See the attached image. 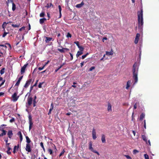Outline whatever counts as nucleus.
Masks as SVG:
<instances>
[{"instance_id":"774afa93","label":"nucleus","mask_w":159,"mask_h":159,"mask_svg":"<svg viewBox=\"0 0 159 159\" xmlns=\"http://www.w3.org/2000/svg\"><path fill=\"white\" fill-rule=\"evenodd\" d=\"M4 94V93L3 92H0V96L3 95Z\"/></svg>"},{"instance_id":"052dcab7","label":"nucleus","mask_w":159,"mask_h":159,"mask_svg":"<svg viewBox=\"0 0 159 159\" xmlns=\"http://www.w3.org/2000/svg\"><path fill=\"white\" fill-rule=\"evenodd\" d=\"M18 146L17 147L16 146H15L14 147V149H15L16 150V149H18Z\"/></svg>"},{"instance_id":"4be33fe9","label":"nucleus","mask_w":159,"mask_h":159,"mask_svg":"<svg viewBox=\"0 0 159 159\" xmlns=\"http://www.w3.org/2000/svg\"><path fill=\"white\" fill-rule=\"evenodd\" d=\"M107 110L108 111H111V106L110 103L108 104Z\"/></svg>"},{"instance_id":"1a4fd4ad","label":"nucleus","mask_w":159,"mask_h":159,"mask_svg":"<svg viewBox=\"0 0 159 159\" xmlns=\"http://www.w3.org/2000/svg\"><path fill=\"white\" fill-rule=\"evenodd\" d=\"M131 84V81L130 80H128L127 83V84L126 85L125 89H129V88L130 86V84Z\"/></svg>"},{"instance_id":"0e129e2a","label":"nucleus","mask_w":159,"mask_h":159,"mask_svg":"<svg viewBox=\"0 0 159 159\" xmlns=\"http://www.w3.org/2000/svg\"><path fill=\"white\" fill-rule=\"evenodd\" d=\"M38 80H36V83H35V84L33 86H36V85H37V82H38Z\"/></svg>"},{"instance_id":"f03ea898","label":"nucleus","mask_w":159,"mask_h":159,"mask_svg":"<svg viewBox=\"0 0 159 159\" xmlns=\"http://www.w3.org/2000/svg\"><path fill=\"white\" fill-rule=\"evenodd\" d=\"M138 26L139 29H142L143 24V10L141 9L140 11L138 12Z\"/></svg>"},{"instance_id":"3c124183","label":"nucleus","mask_w":159,"mask_h":159,"mask_svg":"<svg viewBox=\"0 0 159 159\" xmlns=\"http://www.w3.org/2000/svg\"><path fill=\"white\" fill-rule=\"evenodd\" d=\"M84 63H85V62L84 61H82V62H81V63H80V66L81 67H82L83 66Z\"/></svg>"},{"instance_id":"c85d7f7f","label":"nucleus","mask_w":159,"mask_h":159,"mask_svg":"<svg viewBox=\"0 0 159 159\" xmlns=\"http://www.w3.org/2000/svg\"><path fill=\"white\" fill-rule=\"evenodd\" d=\"M40 145L41 147L42 148L43 151H45V149L44 147L43 144V142H41L40 143Z\"/></svg>"},{"instance_id":"ea45409f","label":"nucleus","mask_w":159,"mask_h":159,"mask_svg":"<svg viewBox=\"0 0 159 159\" xmlns=\"http://www.w3.org/2000/svg\"><path fill=\"white\" fill-rule=\"evenodd\" d=\"M95 68V67L94 66H92L89 69V71H92Z\"/></svg>"},{"instance_id":"ddd939ff","label":"nucleus","mask_w":159,"mask_h":159,"mask_svg":"<svg viewBox=\"0 0 159 159\" xmlns=\"http://www.w3.org/2000/svg\"><path fill=\"white\" fill-rule=\"evenodd\" d=\"M7 135H8V137L11 139L12 135L13 133L12 130H9L7 132Z\"/></svg>"},{"instance_id":"aec40b11","label":"nucleus","mask_w":159,"mask_h":159,"mask_svg":"<svg viewBox=\"0 0 159 159\" xmlns=\"http://www.w3.org/2000/svg\"><path fill=\"white\" fill-rule=\"evenodd\" d=\"M142 139H143L144 141L146 142V143H147L148 139H147V137H146V136L144 135H142Z\"/></svg>"},{"instance_id":"f3484780","label":"nucleus","mask_w":159,"mask_h":159,"mask_svg":"<svg viewBox=\"0 0 159 159\" xmlns=\"http://www.w3.org/2000/svg\"><path fill=\"white\" fill-rule=\"evenodd\" d=\"M101 140L102 143H105L106 142L105 136L104 134H102L101 137Z\"/></svg>"},{"instance_id":"c756f323","label":"nucleus","mask_w":159,"mask_h":159,"mask_svg":"<svg viewBox=\"0 0 159 159\" xmlns=\"http://www.w3.org/2000/svg\"><path fill=\"white\" fill-rule=\"evenodd\" d=\"M11 149V148L10 147H8V150L7 151V154H10L11 153V152H10V150Z\"/></svg>"},{"instance_id":"4468645a","label":"nucleus","mask_w":159,"mask_h":159,"mask_svg":"<svg viewBox=\"0 0 159 159\" xmlns=\"http://www.w3.org/2000/svg\"><path fill=\"white\" fill-rule=\"evenodd\" d=\"M23 77V76H20L18 79V81L15 84V86H18L20 82V81Z\"/></svg>"},{"instance_id":"f8f14e48","label":"nucleus","mask_w":159,"mask_h":159,"mask_svg":"<svg viewBox=\"0 0 159 159\" xmlns=\"http://www.w3.org/2000/svg\"><path fill=\"white\" fill-rule=\"evenodd\" d=\"M17 135L19 136L20 142L21 143L22 142L23 139L22 135V134L21 132L20 131H19L17 133Z\"/></svg>"},{"instance_id":"c03bdc74","label":"nucleus","mask_w":159,"mask_h":159,"mask_svg":"<svg viewBox=\"0 0 159 159\" xmlns=\"http://www.w3.org/2000/svg\"><path fill=\"white\" fill-rule=\"evenodd\" d=\"M58 9L59 10V13H61V8L60 5L58 6Z\"/></svg>"},{"instance_id":"c9c22d12","label":"nucleus","mask_w":159,"mask_h":159,"mask_svg":"<svg viewBox=\"0 0 159 159\" xmlns=\"http://www.w3.org/2000/svg\"><path fill=\"white\" fill-rule=\"evenodd\" d=\"M29 126H32V125L33 124V123L32 120H29Z\"/></svg>"},{"instance_id":"4c0bfd02","label":"nucleus","mask_w":159,"mask_h":159,"mask_svg":"<svg viewBox=\"0 0 159 159\" xmlns=\"http://www.w3.org/2000/svg\"><path fill=\"white\" fill-rule=\"evenodd\" d=\"M88 54V53H87L86 54L84 55H83L82 56V59H84L87 56Z\"/></svg>"},{"instance_id":"72a5a7b5","label":"nucleus","mask_w":159,"mask_h":159,"mask_svg":"<svg viewBox=\"0 0 159 159\" xmlns=\"http://www.w3.org/2000/svg\"><path fill=\"white\" fill-rule=\"evenodd\" d=\"M139 152V151L136 149H134L133 151V153L134 154H136V153Z\"/></svg>"},{"instance_id":"cd10ccee","label":"nucleus","mask_w":159,"mask_h":159,"mask_svg":"<svg viewBox=\"0 0 159 159\" xmlns=\"http://www.w3.org/2000/svg\"><path fill=\"white\" fill-rule=\"evenodd\" d=\"M52 7H53V5H52V3H48L47 5L46 6V7L47 8H50Z\"/></svg>"},{"instance_id":"4d7b16f0","label":"nucleus","mask_w":159,"mask_h":159,"mask_svg":"<svg viewBox=\"0 0 159 159\" xmlns=\"http://www.w3.org/2000/svg\"><path fill=\"white\" fill-rule=\"evenodd\" d=\"M52 110L50 109L49 110L48 113V115H49L51 114V111H52Z\"/></svg>"},{"instance_id":"9d476101","label":"nucleus","mask_w":159,"mask_h":159,"mask_svg":"<svg viewBox=\"0 0 159 159\" xmlns=\"http://www.w3.org/2000/svg\"><path fill=\"white\" fill-rule=\"evenodd\" d=\"M57 50L61 53H64L65 52V50H69V49L67 48H63L62 49L58 48Z\"/></svg>"},{"instance_id":"bf43d9fd","label":"nucleus","mask_w":159,"mask_h":159,"mask_svg":"<svg viewBox=\"0 0 159 159\" xmlns=\"http://www.w3.org/2000/svg\"><path fill=\"white\" fill-rule=\"evenodd\" d=\"M107 39V38H106V37H104V38H103V39H102V41L103 42H104V41L105 40H106Z\"/></svg>"},{"instance_id":"603ef678","label":"nucleus","mask_w":159,"mask_h":159,"mask_svg":"<svg viewBox=\"0 0 159 159\" xmlns=\"http://www.w3.org/2000/svg\"><path fill=\"white\" fill-rule=\"evenodd\" d=\"M25 27L24 26H23L22 27H21V28H20L19 29V31H21L22 30H24V29H25Z\"/></svg>"},{"instance_id":"5701e85b","label":"nucleus","mask_w":159,"mask_h":159,"mask_svg":"<svg viewBox=\"0 0 159 159\" xmlns=\"http://www.w3.org/2000/svg\"><path fill=\"white\" fill-rule=\"evenodd\" d=\"M82 54H83V52L81 51H78L76 55L77 57H78L79 56L81 55Z\"/></svg>"},{"instance_id":"09e8293b","label":"nucleus","mask_w":159,"mask_h":159,"mask_svg":"<svg viewBox=\"0 0 159 159\" xmlns=\"http://www.w3.org/2000/svg\"><path fill=\"white\" fill-rule=\"evenodd\" d=\"M53 107H54V106H53V103H52L51 105V107H50V109H51L52 110H53Z\"/></svg>"},{"instance_id":"de8ad7c7","label":"nucleus","mask_w":159,"mask_h":159,"mask_svg":"<svg viewBox=\"0 0 159 159\" xmlns=\"http://www.w3.org/2000/svg\"><path fill=\"white\" fill-rule=\"evenodd\" d=\"M66 37L68 38V37H71V34L69 33H68L67 35H66Z\"/></svg>"},{"instance_id":"8fccbe9b","label":"nucleus","mask_w":159,"mask_h":159,"mask_svg":"<svg viewBox=\"0 0 159 159\" xmlns=\"http://www.w3.org/2000/svg\"><path fill=\"white\" fill-rule=\"evenodd\" d=\"M7 33H7L5 32L2 35V37H5L7 35Z\"/></svg>"},{"instance_id":"69168bd1","label":"nucleus","mask_w":159,"mask_h":159,"mask_svg":"<svg viewBox=\"0 0 159 159\" xmlns=\"http://www.w3.org/2000/svg\"><path fill=\"white\" fill-rule=\"evenodd\" d=\"M54 150H55V152H56V151H57V150L55 146L54 145Z\"/></svg>"},{"instance_id":"79ce46f5","label":"nucleus","mask_w":159,"mask_h":159,"mask_svg":"<svg viewBox=\"0 0 159 159\" xmlns=\"http://www.w3.org/2000/svg\"><path fill=\"white\" fill-rule=\"evenodd\" d=\"M124 156L128 159H131V158L128 155H125Z\"/></svg>"},{"instance_id":"a19ab883","label":"nucleus","mask_w":159,"mask_h":159,"mask_svg":"<svg viewBox=\"0 0 159 159\" xmlns=\"http://www.w3.org/2000/svg\"><path fill=\"white\" fill-rule=\"evenodd\" d=\"M43 82L40 83L38 85V87L39 88H41L42 87V85L43 84Z\"/></svg>"},{"instance_id":"20e7f679","label":"nucleus","mask_w":159,"mask_h":159,"mask_svg":"<svg viewBox=\"0 0 159 159\" xmlns=\"http://www.w3.org/2000/svg\"><path fill=\"white\" fill-rule=\"evenodd\" d=\"M25 150L26 151L28 152H30L31 151V148L30 145V144L27 143L26 144Z\"/></svg>"},{"instance_id":"6e6d98bb","label":"nucleus","mask_w":159,"mask_h":159,"mask_svg":"<svg viewBox=\"0 0 159 159\" xmlns=\"http://www.w3.org/2000/svg\"><path fill=\"white\" fill-rule=\"evenodd\" d=\"M73 84L74 85H72V87H73L74 88H75L76 87V86L75 85V84H76V83L75 82H74L73 83Z\"/></svg>"},{"instance_id":"423d86ee","label":"nucleus","mask_w":159,"mask_h":159,"mask_svg":"<svg viewBox=\"0 0 159 159\" xmlns=\"http://www.w3.org/2000/svg\"><path fill=\"white\" fill-rule=\"evenodd\" d=\"M140 36V34H139L137 33V34L134 42L135 44H137L138 43L139 40V38Z\"/></svg>"},{"instance_id":"39448f33","label":"nucleus","mask_w":159,"mask_h":159,"mask_svg":"<svg viewBox=\"0 0 159 159\" xmlns=\"http://www.w3.org/2000/svg\"><path fill=\"white\" fill-rule=\"evenodd\" d=\"M28 65V64L27 63L26 64H25L22 67L21 69V74H23L24 73L25 69L27 67Z\"/></svg>"},{"instance_id":"e2e57ef3","label":"nucleus","mask_w":159,"mask_h":159,"mask_svg":"<svg viewBox=\"0 0 159 159\" xmlns=\"http://www.w3.org/2000/svg\"><path fill=\"white\" fill-rule=\"evenodd\" d=\"M8 23H6V22H4L3 23V24H2V27L4 28V24H5L6 25H7Z\"/></svg>"},{"instance_id":"6ab92c4d","label":"nucleus","mask_w":159,"mask_h":159,"mask_svg":"<svg viewBox=\"0 0 159 159\" xmlns=\"http://www.w3.org/2000/svg\"><path fill=\"white\" fill-rule=\"evenodd\" d=\"M113 54V51L111 50L110 52H106V54L108 56L112 55Z\"/></svg>"},{"instance_id":"9b49d317","label":"nucleus","mask_w":159,"mask_h":159,"mask_svg":"<svg viewBox=\"0 0 159 159\" xmlns=\"http://www.w3.org/2000/svg\"><path fill=\"white\" fill-rule=\"evenodd\" d=\"M33 98L31 97L28 98V103L29 105H30L32 103Z\"/></svg>"},{"instance_id":"5fc2aeb1","label":"nucleus","mask_w":159,"mask_h":159,"mask_svg":"<svg viewBox=\"0 0 159 159\" xmlns=\"http://www.w3.org/2000/svg\"><path fill=\"white\" fill-rule=\"evenodd\" d=\"M70 54L71 57V60H72L73 59V56L72 53H70Z\"/></svg>"},{"instance_id":"a18cd8bd","label":"nucleus","mask_w":159,"mask_h":159,"mask_svg":"<svg viewBox=\"0 0 159 159\" xmlns=\"http://www.w3.org/2000/svg\"><path fill=\"white\" fill-rule=\"evenodd\" d=\"M92 143L91 142H90L89 143V149L91 148L92 147Z\"/></svg>"},{"instance_id":"f257e3e1","label":"nucleus","mask_w":159,"mask_h":159,"mask_svg":"<svg viewBox=\"0 0 159 159\" xmlns=\"http://www.w3.org/2000/svg\"><path fill=\"white\" fill-rule=\"evenodd\" d=\"M139 64L138 63L135 62L133 65L132 71L133 73V78L134 80V84L136 83L138 81V73L139 67Z\"/></svg>"},{"instance_id":"f704fd0d","label":"nucleus","mask_w":159,"mask_h":159,"mask_svg":"<svg viewBox=\"0 0 159 159\" xmlns=\"http://www.w3.org/2000/svg\"><path fill=\"white\" fill-rule=\"evenodd\" d=\"M144 157L145 159H149L148 155L147 154H144Z\"/></svg>"},{"instance_id":"6e6552de","label":"nucleus","mask_w":159,"mask_h":159,"mask_svg":"<svg viewBox=\"0 0 159 159\" xmlns=\"http://www.w3.org/2000/svg\"><path fill=\"white\" fill-rule=\"evenodd\" d=\"M31 80L30 79L29 80L26 81L25 84L24 85V87L25 88H27L30 84L31 82Z\"/></svg>"},{"instance_id":"338daca9","label":"nucleus","mask_w":159,"mask_h":159,"mask_svg":"<svg viewBox=\"0 0 159 159\" xmlns=\"http://www.w3.org/2000/svg\"><path fill=\"white\" fill-rule=\"evenodd\" d=\"M49 62V61H48L45 63V64H44V66H45L47 65L48 64Z\"/></svg>"},{"instance_id":"2eb2a0df","label":"nucleus","mask_w":159,"mask_h":159,"mask_svg":"<svg viewBox=\"0 0 159 159\" xmlns=\"http://www.w3.org/2000/svg\"><path fill=\"white\" fill-rule=\"evenodd\" d=\"M46 39L45 42L47 43L49 42L51 40L53 41L54 40V39H53L51 37H46Z\"/></svg>"},{"instance_id":"7c9ffc66","label":"nucleus","mask_w":159,"mask_h":159,"mask_svg":"<svg viewBox=\"0 0 159 159\" xmlns=\"http://www.w3.org/2000/svg\"><path fill=\"white\" fill-rule=\"evenodd\" d=\"M63 65H64V64L62 65H61L57 69H56L55 70V72H57L59 69H60V68H61L62 67Z\"/></svg>"},{"instance_id":"0eeeda50","label":"nucleus","mask_w":159,"mask_h":159,"mask_svg":"<svg viewBox=\"0 0 159 159\" xmlns=\"http://www.w3.org/2000/svg\"><path fill=\"white\" fill-rule=\"evenodd\" d=\"M92 137L93 139H95L97 138L96 136V132L94 129H93L92 131Z\"/></svg>"},{"instance_id":"7ed1b4c3","label":"nucleus","mask_w":159,"mask_h":159,"mask_svg":"<svg viewBox=\"0 0 159 159\" xmlns=\"http://www.w3.org/2000/svg\"><path fill=\"white\" fill-rule=\"evenodd\" d=\"M18 93H15L12 95V97L13 99V101H17L19 98L18 96H17Z\"/></svg>"},{"instance_id":"473e14b6","label":"nucleus","mask_w":159,"mask_h":159,"mask_svg":"<svg viewBox=\"0 0 159 159\" xmlns=\"http://www.w3.org/2000/svg\"><path fill=\"white\" fill-rule=\"evenodd\" d=\"M78 48H79L80 51H81L82 52L83 51L84 49V48L80 46Z\"/></svg>"},{"instance_id":"412c9836","label":"nucleus","mask_w":159,"mask_h":159,"mask_svg":"<svg viewBox=\"0 0 159 159\" xmlns=\"http://www.w3.org/2000/svg\"><path fill=\"white\" fill-rule=\"evenodd\" d=\"M11 26L14 28H18L20 26V24H12Z\"/></svg>"},{"instance_id":"864d4df0","label":"nucleus","mask_w":159,"mask_h":159,"mask_svg":"<svg viewBox=\"0 0 159 159\" xmlns=\"http://www.w3.org/2000/svg\"><path fill=\"white\" fill-rule=\"evenodd\" d=\"M15 120V119L14 118H12L10 120V122H12L14 121Z\"/></svg>"},{"instance_id":"e433bc0d","label":"nucleus","mask_w":159,"mask_h":159,"mask_svg":"<svg viewBox=\"0 0 159 159\" xmlns=\"http://www.w3.org/2000/svg\"><path fill=\"white\" fill-rule=\"evenodd\" d=\"M65 152V150L64 149H63V150L60 153V154L59 155V157H61L62 155H63L64 153Z\"/></svg>"},{"instance_id":"bb28decb","label":"nucleus","mask_w":159,"mask_h":159,"mask_svg":"<svg viewBox=\"0 0 159 159\" xmlns=\"http://www.w3.org/2000/svg\"><path fill=\"white\" fill-rule=\"evenodd\" d=\"M5 68H3L0 70V73L1 75L3 74L5 72Z\"/></svg>"},{"instance_id":"37998d69","label":"nucleus","mask_w":159,"mask_h":159,"mask_svg":"<svg viewBox=\"0 0 159 159\" xmlns=\"http://www.w3.org/2000/svg\"><path fill=\"white\" fill-rule=\"evenodd\" d=\"M74 43L76 44L78 47L80 46L79 42L78 41H76L74 42Z\"/></svg>"},{"instance_id":"393cba45","label":"nucleus","mask_w":159,"mask_h":159,"mask_svg":"<svg viewBox=\"0 0 159 159\" xmlns=\"http://www.w3.org/2000/svg\"><path fill=\"white\" fill-rule=\"evenodd\" d=\"M145 114L143 113H142L141 115L140 116V120H142L145 117Z\"/></svg>"},{"instance_id":"b1692460","label":"nucleus","mask_w":159,"mask_h":159,"mask_svg":"<svg viewBox=\"0 0 159 159\" xmlns=\"http://www.w3.org/2000/svg\"><path fill=\"white\" fill-rule=\"evenodd\" d=\"M26 139V142H27V143L29 144V143L31 142V140L28 136H26L25 137Z\"/></svg>"},{"instance_id":"2f4dec72","label":"nucleus","mask_w":159,"mask_h":159,"mask_svg":"<svg viewBox=\"0 0 159 159\" xmlns=\"http://www.w3.org/2000/svg\"><path fill=\"white\" fill-rule=\"evenodd\" d=\"M48 152L50 155H52L53 153L52 150L51 149H48Z\"/></svg>"},{"instance_id":"dca6fc26","label":"nucleus","mask_w":159,"mask_h":159,"mask_svg":"<svg viewBox=\"0 0 159 159\" xmlns=\"http://www.w3.org/2000/svg\"><path fill=\"white\" fill-rule=\"evenodd\" d=\"M84 3L83 2H82L81 3L77 4L76 6V7L78 8H80L82 7L84 5Z\"/></svg>"},{"instance_id":"a211bd4d","label":"nucleus","mask_w":159,"mask_h":159,"mask_svg":"<svg viewBox=\"0 0 159 159\" xmlns=\"http://www.w3.org/2000/svg\"><path fill=\"white\" fill-rule=\"evenodd\" d=\"M1 131L2 132V133L0 135L1 136H3L6 134L7 131L5 130L2 129V131Z\"/></svg>"},{"instance_id":"58836bf2","label":"nucleus","mask_w":159,"mask_h":159,"mask_svg":"<svg viewBox=\"0 0 159 159\" xmlns=\"http://www.w3.org/2000/svg\"><path fill=\"white\" fill-rule=\"evenodd\" d=\"M45 14L43 12H42L40 14V16L41 17H43L44 16Z\"/></svg>"},{"instance_id":"13d9d810","label":"nucleus","mask_w":159,"mask_h":159,"mask_svg":"<svg viewBox=\"0 0 159 159\" xmlns=\"http://www.w3.org/2000/svg\"><path fill=\"white\" fill-rule=\"evenodd\" d=\"M2 129L4 130V128L3 127V126H2L1 125L0 126V131H2Z\"/></svg>"},{"instance_id":"680f3d73","label":"nucleus","mask_w":159,"mask_h":159,"mask_svg":"<svg viewBox=\"0 0 159 159\" xmlns=\"http://www.w3.org/2000/svg\"><path fill=\"white\" fill-rule=\"evenodd\" d=\"M5 80H2V83H1V85H2L3 84L5 83Z\"/></svg>"},{"instance_id":"a878e982","label":"nucleus","mask_w":159,"mask_h":159,"mask_svg":"<svg viewBox=\"0 0 159 159\" xmlns=\"http://www.w3.org/2000/svg\"><path fill=\"white\" fill-rule=\"evenodd\" d=\"M46 20V19L45 18L40 19L39 20L40 23L41 24H42L44 22L45 20Z\"/></svg>"},{"instance_id":"49530a36","label":"nucleus","mask_w":159,"mask_h":159,"mask_svg":"<svg viewBox=\"0 0 159 159\" xmlns=\"http://www.w3.org/2000/svg\"><path fill=\"white\" fill-rule=\"evenodd\" d=\"M45 67V66H43L42 67H39V68H38V69L39 70H43V68H44Z\"/></svg>"}]
</instances>
